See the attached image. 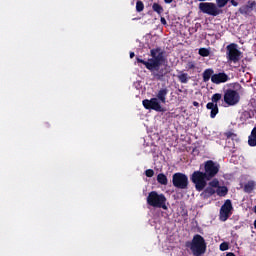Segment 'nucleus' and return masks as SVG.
<instances>
[{
    "label": "nucleus",
    "instance_id": "obj_1",
    "mask_svg": "<svg viewBox=\"0 0 256 256\" xmlns=\"http://www.w3.org/2000/svg\"><path fill=\"white\" fill-rule=\"evenodd\" d=\"M165 50L161 47H156L150 50V59L145 61L139 57L136 58L137 63H142L143 66L148 69L151 73L159 71L161 65H165L167 57L165 56Z\"/></svg>",
    "mask_w": 256,
    "mask_h": 256
},
{
    "label": "nucleus",
    "instance_id": "obj_2",
    "mask_svg": "<svg viewBox=\"0 0 256 256\" xmlns=\"http://www.w3.org/2000/svg\"><path fill=\"white\" fill-rule=\"evenodd\" d=\"M185 247L190 249L193 256H203L207 253V242L201 234L194 235L191 241L185 243Z\"/></svg>",
    "mask_w": 256,
    "mask_h": 256
},
{
    "label": "nucleus",
    "instance_id": "obj_3",
    "mask_svg": "<svg viewBox=\"0 0 256 256\" xmlns=\"http://www.w3.org/2000/svg\"><path fill=\"white\" fill-rule=\"evenodd\" d=\"M147 205L167 211V197L164 194H158L157 191H151L147 196Z\"/></svg>",
    "mask_w": 256,
    "mask_h": 256
},
{
    "label": "nucleus",
    "instance_id": "obj_4",
    "mask_svg": "<svg viewBox=\"0 0 256 256\" xmlns=\"http://www.w3.org/2000/svg\"><path fill=\"white\" fill-rule=\"evenodd\" d=\"M198 9L201 11V13L210 15L211 17L223 15V9L213 2H201L198 5Z\"/></svg>",
    "mask_w": 256,
    "mask_h": 256
},
{
    "label": "nucleus",
    "instance_id": "obj_5",
    "mask_svg": "<svg viewBox=\"0 0 256 256\" xmlns=\"http://www.w3.org/2000/svg\"><path fill=\"white\" fill-rule=\"evenodd\" d=\"M226 59L228 63H239L243 59V52L239 50V45L231 43L226 46Z\"/></svg>",
    "mask_w": 256,
    "mask_h": 256
},
{
    "label": "nucleus",
    "instance_id": "obj_6",
    "mask_svg": "<svg viewBox=\"0 0 256 256\" xmlns=\"http://www.w3.org/2000/svg\"><path fill=\"white\" fill-rule=\"evenodd\" d=\"M192 183L195 185L196 191H203L207 187V181H211L210 178L201 171H194L190 177Z\"/></svg>",
    "mask_w": 256,
    "mask_h": 256
},
{
    "label": "nucleus",
    "instance_id": "obj_7",
    "mask_svg": "<svg viewBox=\"0 0 256 256\" xmlns=\"http://www.w3.org/2000/svg\"><path fill=\"white\" fill-rule=\"evenodd\" d=\"M172 185L176 189H188L189 177L181 172L174 173L172 176Z\"/></svg>",
    "mask_w": 256,
    "mask_h": 256
},
{
    "label": "nucleus",
    "instance_id": "obj_8",
    "mask_svg": "<svg viewBox=\"0 0 256 256\" xmlns=\"http://www.w3.org/2000/svg\"><path fill=\"white\" fill-rule=\"evenodd\" d=\"M220 169L221 165L213 160L204 162V173L210 178V181L217 177Z\"/></svg>",
    "mask_w": 256,
    "mask_h": 256
},
{
    "label": "nucleus",
    "instance_id": "obj_9",
    "mask_svg": "<svg viewBox=\"0 0 256 256\" xmlns=\"http://www.w3.org/2000/svg\"><path fill=\"white\" fill-rule=\"evenodd\" d=\"M241 101V96L239 95V92L237 90L233 89H227L224 93V103L228 105L229 107H233L234 105H237Z\"/></svg>",
    "mask_w": 256,
    "mask_h": 256
},
{
    "label": "nucleus",
    "instance_id": "obj_10",
    "mask_svg": "<svg viewBox=\"0 0 256 256\" xmlns=\"http://www.w3.org/2000/svg\"><path fill=\"white\" fill-rule=\"evenodd\" d=\"M222 99V95L219 93L213 94L211 101L208 102L206 105V108L210 110V117L211 119H215L217 117V114L219 113V106L217 103H219V100Z\"/></svg>",
    "mask_w": 256,
    "mask_h": 256
},
{
    "label": "nucleus",
    "instance_id": "obj_11",
    "mask_svg": "<svg viewBox=\"0 0 256 256\" xmlns=\"http://www.w3.org/2000/svg\"><path fill=\"white\" fill-rule=\"evenodd\" d=\"M142 104L145 109L165 113V108L161 106V102L157 98L145 99L142 101Z\"/></svg>",
    "mask_w": 256,
    "mask_h": 256
},
{
    "label": "nucleus",
    "instance_id": "obj_12",
    "mask_svg": "<svg viewBox=\"0 0 256 256\" xmlns=\"http://www.w3.org/2000/svg\"><path fill=\"white\" fill-rule=\"evenodd\" d=\"M231 211H233V204L230 199H227L220 208V221H227L231 217Z\"/></svg>",
    "mask_w": 256,
    "mask_h": 256
},
{
    "label": "nucleus",
    "instance_id": "obj_13",
    "mask_svg": "<svg viewBox=\"0 0 256 256\" xmlns=\"http://www.w3.org/2000/svg\"><path fill=\"white\" fill-rule=\"evenodd\" d=\"M231 78H229V75L225 72H219L217 74L212 75L211 82L214 83V85H221V83H227Z\"/></svg>",
    "mask_w": 256,
    "mask_h": 256
},
{
    "label": "nucleus",
    "instance_id": "obj_14",
    "mask_svg": "<svg viewBox=\"0 0 256 256\" xmlns=\"http://www.w3.org/2000/svg\"><path fill=\"white\" fill-rule=\"evenodd\" d=\"M255 7H256V1L249 0L246 5H243L242 7L239 8V13H241V15H251Z\"/></svg>",
    "mask_w": 256,
    "mask_h": 256
},
{
    "label": "nucleus",
    "instance_id": "obj_15",
    "mask_svg": "<svg viewBox=\"0 0 256 256\" xmlns=\"http://www.w3.org/2000/svg\"><path fill=\"white\" fill-rule=\"evenodd\" d=\"M167 95H169V89L167 88H162L158 91L157 95H156V99H158V101H160V103H167Z\"/></svg>",
    "mask_w": 256,
    "mask_h": 256
},
{
    "label": "nucleus",
    "instance_id": "obj_16",
    "mask_svg": "<svg viewBox=\"0 0 256 256\" xmlns=\"http://www.w3.org/2000/svg\"><path fill=\"white\" fill-rule=\"evenodd\" d=\"M213 75H215V71L213 70V68H208L204 70L202 74L203 82L204 83L209 82V80L211 79V77H213Z\"/></svg>",
    "mask_w": 256,
    "mask_h": 256
},
{
    "label": "nucleus",
    "instance_id": "obj_17",
    "mask_svg": "<svg viewBox=\"0 0 256 256\" xmlns=\"http://www.w3.org/2000/svg\"><path fill=\"white\" fill-rule=\"evenodd\" d=\"M248 145L256 147V126L252 129L251 135L248 137Z\"/></svg>",
    "mask_w": 256,
    "mask_h": 256
},
{
    "label": "nucleus",
    "instance_id": "obj_18",
    "mask_svg": "<svg viewBox=\"0 0 256 256\" xmlns=\"http://www.w3.org/2000/svg\"><path fill=\"white\" fill-rule=\"evenodd\" d=\"M255 190V181L250 180L244 185V193H253Z\"/></svg>",
    "mask_w": 256,
    "mask_h": 256
},
{
    "label": "nucleus",
    "instance_id": "obj_19",
    "mask_svg": "<svg viewBox=\"0 0 256 256\" xmlns=\"http://www.w3.org/2000/svg\"><path fill=\"white\" fill-rule=\"evenodd\" d=\"M177 77L180 83L184 84L189 83V80L191 79V77H189V74L183 72H180V74Z\"/></svg>",
    "mask_w": 256,
    "mask_h": 256
},
{
    "label": "nucleus",
    "instance_id": "obj_20",
    "mask_svg": "<svg viewBox=\"0 0 256 256\" xmlns=\"http://www.w3.org/2000/svg\"><path fill=\"white\" fill-rule=\"evenodd\" d=\"M216 193L219 195V197H225V195L229 193V189L226 186H219L216 190Z\"/></svg>",
    "mask_w": 256,
    "mask_h": 256
},
{
    "label": "nucleus",
    "instance_id": "obj_21",
    "mask_svg": "<svg viewBox=\"0 0 256 256\" xmlns=\"http://www.w3.org/2000/svg\"><path fill=\"white\" fill-rule=\"evenodd\" d=\"M157 182L160 185H167V183H168L167 176L163 173L158 174L157 175Z\"/></svg>",
    "mask_w": 256,
    "mask_h": 256
},
{
    "label": "nucleus",
    "instance_id": "obj_22",
    "mask_svg": "<svg viewBox=\"0 0 256 256\" xmlns=\"http://www.w3.org/2000/svg\"><path fill=\"white\" fill-rule=\"evenodd\" d=\"M202 195H204V197H211L212 195H215V189L209 186L202 192Z\"/></svg>",
    "mask_w": 256,
    "mask_h": 256
},
{
    "label": "nucleus",
    "instance_id": "obj_23",
    "mask_svg": "<svg viewBox=\"0 0 256 256\" xmlns=\"http://www.w3.org/2000/svg\"><path fill=\"white\" fill-rule=\"evenodd\" d=\"M152 9L153 11H155V13H158V15H161V13H163V6H161L159 3H154L152 5Z\"/></svg>",
    "mask_w": 256,
    "mask_h": 256
},
{
    "label": "nucleus",
    "instance_id": "obj_24",
    "mask_svg": "<svg viewBox=\"0 0 256 256\" xmlns=\"http://www.w3.org/2000/svg\"><path fill=\"white\" fill-rule=\"evenodd\" d=\"M209 187H212L213 189H218L219 187V179L217 178H212L209 183H208Z\"/></svg>",
    "mask_w": 256,
    "mask_h": 256
},
{
    "label": "nucleus",
    "instance_id": "obj_25",
    "mask_svg": "<svg viewBox=\"0 0 256 256\" xmlns=\"http://www.w3.org/2000/svg\"><path fill=\"white\" fill-rule=\"evenodd\" d=\"M143 9H145V4H143V1L137 0V2H136L137 13H141V11H143Z\"/></svg>",
    "mask_w": 256,
    "mask_h": 256
},
{
    "label": "nucleus",
    "instance_id": "obj_26",
    "mask_svg": "<svg viewBox=\"0 0 256 256\" xmlns=\"http://www.w3.org/2000/svg\"><path fill=\"white\" fill-rule=\"evenodd\" d=\"M198 53L201 57H209V55L211 54V52L207 48H200Z\"/></svg>",
    "mask_w": 256,
    "mask_h": 256
},
{
    "label": "nucleus",
    "instance_id": "obj_27",
    "mask_svg": "<svg viewBox=\"0 0 256 256\" xmlns=\"http://www.w3.org/2000/svg\"><path fill=\"white\" fill-rule=\"evenodd\" d=\"M227 3H229V0H216V5L220 9H223V7H226Z\"/></svg>",
    "mask_w": 256,
    "mask_h": 256
},
{
    "label": "nucleus",
    "instance_id": "obj_28",
    "mask_svg": "<svg viewBox=\"0 0 256 256\" xmlns=\"http://www.w3.org/2000/svg\"><path fill=\"white\" fill-rule=\"evenodd\" d=\"M191 69H195V62H193V61H189L186 64V71H190Z\"/></svg>",
    "mask_w": 256,
    "mask_h": 256
},
{
    "label": "nucleus",
    "instance_id": "obj_29",
    "mask_svg": "<svg viewBox=\"0 0 256 256\" xmlns=\"http://www.w3.org/2000/svg\"><path fill=\"white\" fill-rule=\"evenodd\" d=\"M145 175L146 177H153V175H155V171L153 169H147L145 171Z\"/></svg>",
    "mask_w": 256,
    "mask_h": 256
},
{
    "label": "nucleus",
    "instance_id": "obj_30",
    "mask_svg": "<svg viewBox=\"0 0 256 256\" xmlns=\"http://www.w3.org/2000/svg\"><path fill=\"white\" fill-rule=\"evenodd\" d=\"M229 249V244H227L226 242H223L222 244H220V251H227Z\"/></svg>",
    "mask_w": 256,
    "mask_h": 256
},
{
    "label": "nucleus",
    "instance_id": "obj_31",
    "mask_svg": "<svg viewBox=\"0 0 256 256\" xmlns=\"http://www.w3.org/2000/svg\"><path fill=\"white\" fill-rule=\"evenodd\" d=\"M225 137H227V139H234V137H237V135L233 132H226Z\"/></svg>",
    "mask_w": 256,
    "mask_h": 256
},
{
    "label": "nucleus",
    "instance_id": "obj_32",
    "mask_svg": "<svg viewBox=\"0 0 256 256\" xmlns=\"http://www.w3.org/2000/svg\"><path fill=\"white\" fill-rule=\"evenodd\" d=\"M230 3L233 7H239V2H237V0H230Z\"/></svg>",
    "mask_w": 256,
    "mask_h": 256
},
{
    "label": "nucleus",
    "instance_id": "obj_33",
    "mask_svg": "<svg viewBox=\"0 0 256 256\" xmlns=\"http://www.w3.org/2000/svg\"><path fill=\"white\" fill-rule=\"evenodd\" d=\"M165 74H163V72L159 71L157 74H155V77H157L158 79H161V77H164Z\"/></svg>",
    "mask_w": 256,
    "mask_h": 256
},
{
    "label": "nucleus",
    "instance_id": "obj_34",
    "mask_svg": "<svg viewBox=\"0 0 256 256\" xmlns=\"http://www.w3.org/2000/svg\"><path fill=\"white\" fill-rule=\"evenodd\" d=\"M160 22L162 25H167V20L165 19V17H161Z\"/></svg>",
    "mask_w": 256,
    "mask_h": 256
},
{
    "label": "nucleus",
    "instance_id": "obj_35",
    "mask_svg": "<svg viewBox=\"0 0 256 256\" xmlns=\"http://www.w3.org/2000/svg\"><path fill=\"white\" fill-rule=\"evenodd\" d=\"M193 106H194V107H199V102L194 101V102H193Z\"/></svg>",
    "mask_w": 256,
    "mask_h": 256
},
{
    "label": "nucleus",
    "instance_id": "obj_36",
    "mask_svg": "<svg viewBox=\"0 0 256 256\" xmlns=\"http://www.w3.org/2000/svg\"><path fill=\"white\" fill-rule=\"evenodd\" d=\"M135 57V52H130V59H133Z\"/></svg>",
    "mask_w": 256,
    "mask_h": 256
},
{
    "label": "nucleus",
    "instance_id": "obj_37",
    "mask_svg": "<svg viewBox=\"0 0 256 256\" xmlns=\"http://www.w3.org/2000/svg\"><path fill=\"white\" fill-rule=\"evenodd\" d=\"M226 256H235V253H233V252H228V253L226 254Z\"/></svg>",
    "mask_w": 256,
    "mask_h": 256
},
{
    "label": "nucleus",
    "instance_id": "obj_38",
    "mask_svg": "<svg viewBox=\"0 0 256 256\" xmlns=\"http://www.w3.org/2000/svg\"><path fill=\"white\" fill-rule=\"evenodd\" d=\"M165 3H173V0H164Z\"/></svg>",
    "mask_w": 256,
    "mask_h": 256
},
{
    "label": "nucleus",
    "instance_id": "obj_39",
    "mask_svg": "<svg viewBox=\"0 0 256 256\" xmlns=\"http://www.w3.org/2000/svg\"><path fill=\"white\" fill-rule=\"evenodd\" d=\"M254 227L256 228V219H255V221H254Z\"/></svg>",
    "mask_w": 256,
    "mask_h": 256
},
{
    "label": "nucleus",
    "instance_id": "obj_40",
    "mask_svg": "<svg viewBox=\"0 0 256 256\" xmlns=\"http://www.w3.org/2000/svg\"><path fill=\"white\" fill-rule=\"evenodd\" d=\"M198 1H200L201 3H203V1H207V0H198Z\"/></svg>",
    "mask_w": 256,
    "mask_h": 256
}]
</instances>
